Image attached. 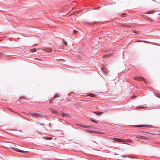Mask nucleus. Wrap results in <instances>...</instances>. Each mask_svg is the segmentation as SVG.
Listing matches in <instances>:
<instances>
[{
    "instance_id": "obj_11",
    "label": "nucleus",
    "mask_w": 160,
    "mask_h": 160,
    "mask_svg": "<svg viewBox=\"0 0 160 160\" xmlns=\"http://www.w3.org/2000/svg\"><path fill=\"white\" fill-rule=\"evenodd\" d=\"M63 41V43H64L65 45H67V42L65 41L64 40H62Z\"/></svg>"
},
{
    "instance_id": "obj_1",
    "label": "nucleus",
    "mask_w": 160,
    "mask_h": 160,
    "mask_svg": "<svg viewBox=\"0 0 160 160\" xmlns=\"http://www.w3.org/2000/svg\"><path fill=\"white\" fill-rule=\"evenodd\" d=\"M88 132L90 133H94V134H105L103 132H98L97 131H93V130H89Z\"/></svg>"
},
{
    "instance_id": "obj_3",
    "label": "nucleus",
    "mask_w": 160,
    "mask_h": 160,
    "mask_svg": "<svg viewBox=\"0 0 160 160\" xmlns=\"http://www.w3.org/2000/svg\"><path fill=\"white\" fill-rule=\"evenodd\" d=\"M134 79L138 80H144V78L141 77H135L134 78Z\"/></svg>"
},
{
    "instance_id": "obj_22",
    "label": "nucleus",
    "mask_w": 160,
    "mask_h": 160,
    "mask_svg": "<svg viewBox=\"0 0 160 160\" xmlns=\"http://www.w3.org/2000/svg\"><path fill=\"white\" fill-rule=\"evenodd\" d=\"M17 146H18V147H20V146H19V145H17Z\"/></svg>"
},
{
    "instance_id": "obj_2",
    "label": "nucleus",
    "mask_w": 160,
    "mask_h": 160,
    "mask_svg": "<svg viewBox=\"0 0 160 160\" xmlns=\"http://www.w3.org/2000/svg\"><path fill=\"white\" fill-rule=\"evenodd\" d=\"M12 149L14 151H16L17 152H23H23H27L26 151L20 150L19 148H16V147L13 148Z\"/></svg>"
},
{
    "instance_id": "obj_12",
    "label": "nucleus",
    "mask_w": 160,
    "mask_h": 160,
    "mask_svg": "<svg viewBox=\"0 0 160 160\" xmlns=\"http://www.w3.org/2000/svg\"><path fill=\"white\" fill-rule=\"evenodd\" d=\"M135 138H142L141 136H138V137H136Z\"/></svg>"
},
{
    "instance_id": "obj_17",
    "label": "nucleus",
    "mask_w": 160,
    "mask_h": 160,
    "mask_svg": "<svg viewBox=\"0 0 160 160\" xmlns=\"http://www.w3.org/2000/svg\"><path fill=\"white\" fill-rule=\"evenodd\" d=\"M65 115H66V114L65 113H63L62 114V116L63 117L65 116Z\"/></svg>"
},
{
    "instance_id": "obj_4",
    "label": "nucleus",
    "mask_w": 160,
    "mask_h": 160,
    "mask_svg": "<svg viewBox=\"0 0 160 160\" xmlns=\"http://www.w3.org/2000/svg\"><path fill=\"white\" fill-rule=\"evenodd\" d=\"M113 140H115L116 141L118 142H124V141H125V140L124 139H120L115 138H113Z\"/></svg>"
},
{
    "instance_id": "obj_15",
    "label": "nucleus",
    "mask_w": 160,
    "mask_h": 160,
    "mask_svg": "<svg viewBox=\"0 0 160 160\" xmlns=\"http://www.w3.org/2000/svg\"><path fill=\"white\" fill-rule=\"evenodd\" d=\"M91 121L93 122H95L96 123H98V122L97 121H95L94 120H92Z\"/></svg>"
},
{
    "instance_id": "obj_9",
    "label": "nucleus",
    "mask_w": 160,
    "mask_h": 160,
    "mask_svg": "<svg viewBox=\"0 0 160 160\" xmlns=\"http://www.w3.org/2000/svg\"><path fill=\"white\" fill-rule=\"evenodd\" d=\"M121 157H124V158L127 157H128V158H133L132 157H129L128 156H123V155H121Z\"/></svg>"
},
{
    "instance_id": "obj_6",
    "label": "nucleus",
    "mask_w": 160,
    "mask_h": 160,
    "mask_svg": "<svg viewBox=\"0 0 160 160\" xmlns=\"http://www.w3.org/2000/svg\"><path fill=\"white\" fill-rule=\"evenodd\" d=\"M93 112L98 115H101L103 113V112Z\"/></svg>"
},
{
    "instance_id": "obj_19",
    "label": "nucleus",
    "mask_w": 160,
    "mask_h": 160,
    "mask_svg": "<svg viewBox=\"0 0 160 160\" xmlns=\"http://www.w3.org/2000/svg\"><path fill=\"white\" fill-rule=\"evenodd\" d=\"M32 116H36V115L35 114L31 115Z\"/></svg>"
},
{
    "instance_id": "obj_7",
    "label": "nucleus",
    "mask_w": 160,
    "mask_h": 160,
    "mask_svg": "<svg viewBox=\"0 0 160 160\" xmlns=\"http://www.w3.org/2000/svg\"><path fill=\"white\" fill-rule=\"evenodd\" d=\"M147 126H145L144 125H138L136 126H133V127H147Z\"/></svg>"
},
{
    "instance_id": "obj_18",
    "label": "nucleus",
    "mask_w": 160,
    "mask_h": 160,
    "mask_svg": "<svg viewBox=\"0 0 160 160\" xmlns=\"http://www.w3.org/2000/svg\"><path fill=\"white\" fill-rule=\"evenodd\" d=\"M124 15H125V14H124V13H123V14H122V15L121 16H122V17H124Z\"/></svg>"
},
{
    "instance_id": "obj_10",
    "label": "nucleus",
    "mask_w": 160,
    "mask_h": 160,
    "mask_svg": "<svg viewBox=\"0 0 160 160\" xmlns=\"http://www.w3.org/2000/svg\"><path fill=\"white\" fill-rule=\"evenodd\" d=\"M155 95L156 97H158V98H160V94H158V93H156V94H155Z\"/></svg>"
},
{
    "instance_id": "obj_8",
    "label": "nucleus",
    "mask_w": 160,
    "mask_h": 160,
    "mask_svg": "<svg viewBox=\"0 0 160 160\" xmlns=\"http://www.w3.org/2000/svg\"><path fill=\"white\" fill-rule=\"evenodd\" d=\"M43 138L46 139V140H51L52 139V138H51V137H43Z\"/></svg>"
},
{
    "instance_id": "obj_16",
    "label": "nucleus",
    "mask_w": 160,
    "mask_h": 160,
    "mask_svg": "<svg viewBox=\"0 0 160 160\" xmlns=\"http://www.w3.org/2000/svg\"><path fill=\"white\" fill-rule=\"evenodd\" d=\"M31 51H32V52H36L35 49H32L31 50Z\"/></svg>"
},
{
    "instance_id": "obj_13",
    "label": "nucleus",
    "mask_w": 160,
    "mask_h": 160,
    "mask_svg": "<svg viewBox=\"0 0 160 160\" xmlns=\"http://www.w3.org/2000/svg\"><path fill=\"white\" fill-rule=\"evenodd\" d=\"M130 140L127 139V140H125V142H130Z\"/></svg>"
},
{
    "instance_id": "obj_21",
    "label": "nucleus",
    "mask_w": 160,
    "mask_h": 160,
    "mask_svg": "<svg viewBox=\"0 0 160 160\" xmlns=\"http://www.w3.org/2000/svg\"><path fill=\"white\" fill-rule=\"evenodd\" d=\"M62 59H57L58 60H62Z\"/></svg>"
},
{
    "instance_id": "obj_20",
    "label": "nucleus",
    "mask_w": 160,
    "mask_h": 160,
    "mask_svg": "<svg viewBox=\"0 0 160 160\" xmlns=\"http://www.w3.org/2000/svg\"><path fill=\"white\" fill-rule=\"evenodd\" d=\"M74 32H75V33H76L77 32H77V31H75H75H74Z\"/></svg>"
},
{
    "instance_id": "obj_5",
    "label": "nucleus",
    "mask_w": 160,
    "mask_h": 160,
    "mask_svg": "<svg viewBox=\"0 0 160 160\" xmlns=\"http://www.w3.org/2000/svg\"><path fill=\"white\" fill-rule=\"evenodd\" d=\"M50 111L52 113H55V114H56V115H58V112L57 111H55L54 110H53V109H49Z\"/></svg>"
},
{
    "instance_id": "obj_14",
    "label": "nucleus",
    "mask_w": 160,
    "mask_h": 160,
    "mask_svg": "<svg viewBox=\"0 0 160 160\" xmlns=\"http://www.w3.org/2000/svg\"><path fill=\"white\" fill-rule=\"evenodd\" d=\"M95 96L94 95L92 94H90V96L91 97H93Z\"/></svg>"
},
{
    "instance_id": "obj_23",
    "label": "nucleus",
    "mask_w": 160,
    "mask_h": 160,
    "mask_svg": "<svg viewBox=\"0 0 160 160\" xmlns=\"http://www.w3.org/2000/svg\"><path fill=\"white\" fill-rule=\"evenodd\" d=\"M102 69H104V68H102Z\"/></svg>"
}]
</instances>
